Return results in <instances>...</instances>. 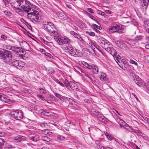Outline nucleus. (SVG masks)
Here are the masks:
<instances>
[{"label":"nucleus","instance_id":"47","mask_svg":"<svg viewBox=\"0 0 149 149\" xmlns=\"http://www.w3.org/2000/svg\"><path fill=\"white\" fill-rule=\"evenodd\" d=\"M54 97L53 96V95H49L48 97V98L50 100H53V99Z\"/></svg>","mask_w":149,"mask_h":149},{"label":"nucleus","instance_id":"27","mask_svg":"<svg viewBox=\"0 0 149 149\" xmlns=\"http://www.w3.org/2000/svg\"><path fill=\"white\" fill-rule=\"evenodd\" d=\"M97 117L100 120L105 121L106 119V118L102 115L99 114L98 116Z\"/></svg>","mask_w":149,"mask_h":149},{"label":"nucleus","instance_id":"59","mask_svg":"<svg viewBox=\"0 0 149 149\" xmlns=\"http://www.w3.org/2000/svg\"><path fill=\"white\" fill-rule=\"evenodd\" d=\"M84 101L85 102L87 103H89L90 102V100L87 99H85L84 100Z\"/></svg>","mask_w":149,"mask_h":149},{"label":"nucleus","instance_id":"40","mask_svg":"<svg viewBox=\"0 0 149 149\" xmlns=\"http://www.w3.org/2000/svg\"><path fill=\"white\" fill-rule=\"evenodd\" d=\"M3 12L7 16H10L11 15V13L8 10H5L3 11Z\"/></svg>","mask_w":149,"mask_h":149},{"label":"nucleus","instance_id":"3","mask_svg":"<svg viewBox=\"0 0 149 149\" xmlns=\"http://www.w3.org/2000/svg\"><path fill=\"white\" fill-rule=\"evenodd\" d=\"M107 31L111 33L117 32L119 33H124L121 25H118L116 24L112 26L110 28L107 29Z\"/></svg>","mask_w":149,"mask_h":149},{"label":"nucleus","instance_id":"18","mask_svg":"<svg viewBox=\"0 0 149 149\" xmlns=\"http://www.w3.org/2000/svg\"><path fill=\"white\" fill-rule=\"evenodd\" d=\"M26 137L25 136H19L15 139L17 140V142H20L22 141H24L25 140Z\"/></svg>","mask_w":149,"mask_h":149},{"label":"nucleus","instance_id":"35","mask_svg":"<svg viewBox=\"0 0 149 149\" xmlns=\"http://www.w3.org/2000/svg\"><path fill=\"white\" fill-rule=\"evenodd\" d=\"M145 62L149 63V56H145L144 57Z\"/></svg>","mask_w":149,"mask_h":149},{"label":"nucleus","instance_id":"30","mask_svg":"<svg viewBox=\"0 0 149 149\" xmlns=\"http://www.w3.org/2000/svg\"><path fill=\"white\" fill-rule=\"evenodd\" d=\"M62 98L63 99L61 100V101L63 102H67V101H69L70 99V98L63 96Z\"/></svg>","mask_w":149,"mask_h":149},{"label":"nucleus","instance_id":"45","mask_svg":"<svg viewBox=\"0 0 149 149\" xmlns=\"http://www.w3.org/2000/svg\"><path fill=\"white\" fill-rule=\"evenodd\" d=\"M93 25L94 26V27H96V28H97V29H102V28H101V27L100 26H99L98 25H97L96 24H93Z\"/></svg>","mask_w":149,"mask_h":149},{"label":"nucleus","instance_id":"46","mask_svg":"<svg viewBox=\"0 0 149 149\" xmlns=\"http://www.w3.org/2000/svg\"><path fill=\"white\" fill-rule=\"evenodd\" d=\"M48 72L49 74H52L54 72V70L53 68H50L48 70Z\"/></svg>","mask_w":149,"mask_h":149},{"label":"nucleus","instance_id":"4","mask_svg":"<svg viewBox=\"0 0 149 149\" xmlns=\"http://www.w3.org/2000/svg\"><path fill=\"white\" fill-rule=\"evenodd\" d=\"M97 42L100 45L107 51L110 50V45L109 42L106 39L100 38L98 39Z\"/></svg>","mask_w":149,"mask_h":149},{"label":"nucleus","instance_id":"17","mask_svg":"<svg viewBox=\"0 0 149 149\" xmlns=\"http://www.w3.org/2000/svg\"><path fill=\"white\" fill-rule=\"evenodd\" d=\"M22 43L23 44L24 46H23V47H25L26 50L27 51H30L31 50L30 46L26 41H22Z\"/></svg>","mask_w":149,"mask_h":149},{"label":"nucleus","instance_id":"26","mask_svg":"<svg viewBox=\"0 0 149 149\" xmlns=\"http://www.w3.org/2000/svg\"><path fill=\"white\" fill-rule=\"evenodd\" d=\"M83 66L86 68H87L89 69V68H90V66H92V65H89L86 62L83 61L82 63Z\"/></svg>","mask_w":149,"mask_h":149},{"label":"nucleus","instance_id":"34","mask_svg":"<svg viewBox=\"0 0 149 149\" xmlns=\"http://www.w3.org/2000/svg\"><path fill=\"white\" fill-rule=\"evenodd\" d=\"M86 33L91 36H95V33L93 32L87 31Z\"/></svg>","mask_w":149,"mask_h":149},{"label":"nucleus","instance_id":"64","mask_svg":"<svg viewBox=\"0 0 149 149\" xmlns=\"http://www.w3.org/2000/svg\"><path fill=\"white\" fill-rule=\"evenodd\" d=\"M21 21L22 22L24 23H26V22L25 20L23 19H21Z\"/></svg>","mask_w":149,"mask_h":149},{"label":"nucleus","instance_id":"19","mask_svg":"<svg viewBox=\"0 0 149 149\" xmlns=\"http://www.w3.org/2000/svg\"><path fill=\"white\" fill-rule=\"evenodd\" d=\"M137 25V23L136 22V20L135 19H133L131 21V26H132V27L134 26L135 29H137V28L136 27Z\"/></svg>","mask_w":149,"mask_h":149},{"label":"nucleus","instance_id":"16","mask_svg":"<svg viewBox=\"0 0 149 149\" xmlns=\"http://www.w3.org/2000/svg\"><path fill=\"white\" fill-rule=\"evenodd\" d=\"M10 47L11 48H10L9 49L11 50L16 53H18L20 50V47L11 46Z\"/></svg>","mask_w":149,"mask_h":149},{"label":"nucleus","instance_id":"63","mask_svg":"<svg viewBox=\"0 0 149 149\" xmlns=\"http://www.w3.org/2000/svg\"><path fill=\"white\" fill-rule=\"evenodd\" d=\"M145 48L147 49H149V44H147L145 45Z\"/></svg>","mask_w":149,"mask_h":149},{"label":"nucleus","instance_id":"7","mask_svg":"<svg viewBox=\"0 0 149 149\" xmlns=\"http://www.w3.org/2000/svg\"><path fill=\"white\" fill-rule=\"evenodd\" d=\"M9 114L12 117L17 120L20 119L23 117L22 111L20 110L11 112Z\"/></svg>","mask_w":149,"mask_h":149},{"label":"nucleus","instance_id":"11","mask_svg":"<svg viewBox=\"0 0 149 149\" xmlns=\"http://www.w3.org/2000/svg\"><path fill=\"white\" fill-rule=\"evenodd\" d=\"M29 138L34 141H36L39 139V136L35 134H32L29 136Z\"/></svg>","mask_w":149,"mask_h":149},{"label":"nucleus","instance_id":"61","mask_svg":"<svg viewBox=\"0 0 149 149\" xmlns=\"http://www.w3.org/2000/svg\"><path fill=\"white\" fill-rule=\"evenodd\" d=\"M93 29L97 33H100V31H99L96 28H93Z\"/></svg>","mask_w":149,"mask_h":149},{"label":"nucleus","instance_id":"1","mask_svg":"<svg viewBox=\"0 0 149 149\" xmlns=\"http://www.w3.org/2000/svg\"><path fill=\"white\" fill-rule=\"evenodd\" d=\"M11 5L18 12L21 11L19 7L23 8L24 11L27 13L28 18L38 22L39 17L38 11L36 10V7L31 4L29 1L27 0H13Z\"/></svg>","mask_w":149,"mask_h":149},{"label":"nucleus","instance_id":"29","mask_svg":"<svg viewBox=\"0 0 149 149\" xmlns=\"http://www.w3.org/2000/svg\"><path fill=\"white\" fill-rule=\"evenodd\" d=\"M131 147H132L133 149H141L137 146L132 142H131Z\"/></svg>","mask_w":149,"mask_h":149},{"label":"nucleus","instance_id":"58","mask_svg":"<svg viewBox=\"0 0 149 149\" xmlns=\"http://www.w3.org/2000/svg\"><path fill=\"white\" fill-rule=\"evenodd\" d=\"M45 54L47 56H48L50 58H52V57L53 56L51 55L50 54L48 53H45Z\"/></svg>","mask_w":149,"mask_h":149},{"label":"nucleus","instance_id":"42","mask_svg":"<svg viewBox=\"0 0 149 149\" xmlns=\"http://www.w3.org/2000/svg\"><path fill=\"white\" fill-rule=\"evenodd\" d=\"M144 24L146 25L147 27H149V20H145L144 22Z\"/></svg>","mask_w":149,"mask_h":149},{"label":"nucleus","instance_id":"25","mask_svg":"<svg viewBox=\"0 0 149 149\" xmlns=\"http://www.w3.org/2000/svg\"><path fill=\"white\" fill-rule=\"evenodd\" d=\"M83 76L88 81H90L92 80L91 77L89 76L88 74H86L84 73L83 74Z\"/></svg>","mask_w":149,"mask_h":149},{"label":"nucleus","instance_id":"24","mask_svg":"<svg viewBox=\"0 0 149 149\" xmlns=\"http://www.w3.org/2000/svg\"><path fill=\"white\" fill-rule=\"evenodd\" d=\"M110 50L107 51L109 52L112 55H115L116 53V51L115 50L113 49L112 47H110Z\"/></svg>","mask_w":149,"mask_h":149},{"label":"nucleus","instance_id":"28","mask_svg":"<svg viewBox=\"0 0 149 149\" xmlns=\"http://www.w3.org/2000/svg\"><path fill=\"white\" fill-rule=\"evenodd\" d=\"M106 75L104 73H102L100 79L101 80L104 81L106 79Z\"/></svg>","mask_w":149,"mask_h":149},{"label":"nucleus","instance_id":"13","mask_svg":"<svg viewBox=\"0 0 149 149\" xmlns=\"http://www.w3.org/2000/svg\"><path fill=\"white\" fill-rule=\"evenodd\" d=\"M89 69L92 70L93 74H97L98 73V68L97 66L94 65H92V66H90Z\"/></svg>","mask_w":149,"mask_h":149},{"label":"nucleus","instance_id":"41","mask_svg":"<svg viewBox=\"0 0 149 149\" xmlns=\"http://www.w3.org/2000/svg\"><path fill=\"white\" fill-rule=\"evenodd\" d=\"M57 138L60 140H63L65 139V138L63 136L58 135L57 136Z\"/></svg>","mask_w":149,"mask_h":149},{"label":"nucleus","instance_id":"36","mask_svg":"<svg viewBox=\"0 0 149 149\" xmlns=\"http://www.w3.org/2000/svg\"><path fill=\"white\" fill-rule=\"evenodd\" d=\"M57 15L58 17L61 18L63 17L64 16L63 13L62 12H58Z\"/></svg>","mask_w":149,"mask_h":149},{"label":"nucleus","instance_id":"48","mask_svg":"<svg viewBox=\"0 0 149 149\" xmlns=\"http://www.w3.org/2000/svg\"><path fill=\"white\" fill-rule=\"evenodd\" d=\"M27 26V27L29 29H31L32 28L31 27V26L29 24V23L26 22V23H24Z\"/></svg>","mask_w":149,"mask_h":149},{"label":"nucleus","instance_id":"39","mask_svg":"<svg viewBox=\"0 0 149 149\" xmlns=\"http://www.w3.org/2000/svg\"><path fill=\"white\" fill-rule=\"evenodd\" d=\"M97 13L100 15H102V16H104L105 15V13L104 12H102L100 10H98L97 11Z\"/></svg>","mask_w":149,"mask_h":149},{"label":"nucleus","instance_id":"10","mask_svg":"<svg viewBox=\"0 0 149 149\" xmlns=\"http://www.w3.org/2000/svg\"><path fill=\"white\" fill-rule=\"evenodd\" d=\"M131 79H132V83H135L139 86H140L139 83L141 79L138 76L136 75L134 73H132V75H131Z\"/></svg>","mask_w":149,"mask_h":149},{"label":"nucleus","instance_id":"56","mask_svg":"<svg viewBox=\"0 0 149 149\" xmlns=\"http://www.w3.org/2000/svg\"><path fill=\"white\" fill-rule=\"evenodd\" d=\"M19 52L20 53H22L23 54H25L26 53V52H25V51L23 49H21L20 48V50Z\"/></svg>","mask_w":149,"mask_h":149},{"label":"nucleus","instance_id":"8","mask_svg":"<svg viewBox=\"0 0 149 149\" xmlns=\"http://www.w3.org/2000/svg\"><path fill=\"white\" fill-rule=\"evenodd\" d=\"M63 83L68 89H69L70 88L72 90H74L77 88L75 87L76 86L75 84L72 81H70L69 82L67 80L65 79Z\"/></svg>","mask_w":149,"mask_h":149},{"label":"nucleus","instance_id":"20","mask_svg":"<svg viewBox=\"0 0 149 149\" xmlns=\"http://www.w3.org/2000/svg\"><path fill=\"white\" fill-rule=\"evenodd\" d=\"M42 140L48 142H50L51 140V139L46 136H42Z\"/></svg>","mask_w":149,"mask_h":149},{"label":"nucleus","instance_id":"38","mask_svg":"<svg viewBox=\"0 0 149 149\" xmlns=\"http://www.w3.org/2000/svg\"><path fill=\"white\" fill-rule=\"evenodd\" d=\"M131 64H134V66L136 68L137 67L138 64L137 62L132 59H131Z\"/></svg>","mask_w":149,"mask_h":149},{"label":"nucleus","instance_id":"14","mask_svg":"<svg viewBox=\"0 0 149 149\" xmlns=\"http://www.w3.org/2000/svg\"><path fill=\"white\" fill-rule=\"evenodd\" d=\"M148 3L146 0H143L142 4L141 5V8L143 11H146L148 5Z\"/></svg>","mask_w":149,"mask_h":149},{"label":"nucleus","instance_id":"6","mask_svg":"<svg viewBox=\"0 0 149 149\" xmlns=\"http://www.w3.org/2000/svg\"><path fill=\"white\" fill-rule=\"evenodd\" d=\"M0 57L6 59L8 58H12V55L10 51L2 49L0 50Z\"/></svg>","mask_w":149,"mask_h":149},{"label":"nucleus","instance_id":"23","mask_svg":"<svg viewBox=\"0 0 149 149\" xmlns=\"http://www.w3.org/2000/svg\"><path fill=\"white\" fill-rule=\"evenodd\" d=\"M19 60H15L13 61L12 63V65L15 67L18 68V65L19 64Z\"/></svg>","mask_w":149,"mask_h":149},{"label":"nucleus","instance_id":"55","mask_svg":"<svg viewBox=\"0 0 149 149\" xmlns=\"http://www.w3.org/2000/svg\"><path fill=\"white\" fill-rule=\"evenodd\" d=\"M88 11L91 14H93V12L91 8H88Z\"/></svg>","mask_w":149,"mask_h":149},{"label":"nucleus","instance_id":"31","mask_svg":"<svg viewBox=\"0 0 149 149\" xmlns=\"http://www.w3.org/2000/svg\"><path fill=\"white\" fill-rule=\"evenodd\" d=\"M54 95L56 96L57 97L59 98L61 100L63 99V96L60 95L58 93H54Z\"/></svg>","mask_w":149,"mask_h":149},{"label":"nucleus","instance_id":"9","mask_svg":"<svg viewBox=\"0 0 149 149\" xmlns=\"http://www.w3.org/2000/svg\"><path fill=\"white\" fill-rule=\"evenodd\" d=\"M65 49L68 50V51L72 56L76 57L79 56L78 54H76L75 52L74 49L72 45H68V46L65 48Z\"/></svg>","mask_w":149,"mask_h":149},{"label":"nucleus","instance_id":"44","mask_svg":"<svg viewBox=\"0 0 149 149\" xmlns=\"http://www.w3.org/2000/svg\"><path fill=\"white\" fill-rule=\"evenodd\" d=\"M56 82L58 84H60L61 86L64 87V84H63L62 82H60V81H59L57 79L56 80Z\"/></svg>","mask_w":149,"mask_h":149},{"label":"nucleus","instance_id":"49","mask_svg":"<svg viewBox=\"0 0 149 149\" xmlns=\"http://www.w3.org/2000/svg\"><path fill=\"white\" fill-rule=\"evenodd\" d=\"M2 141H3L2 143L0 142V149H3L4 143L6 142V141H3V140H2Z\"/></svg>","mask_w":149,"mask_h":149},{"label":"nucleus","instance_id":"21","mask_svg":"<svg viewBox=\"0 0 149 149\" xmlns=\"http://www.w3.org/2000/svg\"><path fill=\"white\" fill-rule=\"evenodd\" d=\"M70 33L71 34L74 36V37L76 38H80V36L79 35L73 31H71L70 32Z\"/></svg>","mask_w":149,"mask_h":149},{"label":"nucleus","instance_id":"37","mask_svg":"<svg viewBox=\"0 0 149 149\" xmlns=\"http://www.w3.org/2000/svg\"><path fill=\"white\" fill-rule=\"evenodd\" d=\"M1 40L2 41H5L7 39L6 36L3 34L1 35Z\"/></svg>","mask_w":149,"mask_h":149},{"label":"nucleus","instance_id":"51","mask_svg":"<svg viewBox=\"0 0 149 149\" xmlns=\"http://www.w3.org/2000/svg\"><path fill=\"white\" fill-rule=\"evenodd\" d=\"M105 135L107 136V138L109 140H112V137L111 136H110L108 134L106 135V134H105Z\"/></svg>","mask_w":149,"mask_h":149},{"label":"nucleus","instance_id":"43","mask_svg":"<svg viewBox=\"0 0 149 149\" xmlns=\"http://www.w3.org/2000/svg\"><path fill=\"white\" fill-rule=\"evenodd\" d=\"M40 90V92L41 93V94H45L46 93V91L45 90H44V89L42 88H39Z\"/></svg>","mask_w":149,"mask_h":149},{"label":"nucleus","instance_id":"54","mask_svg":"<svg viewBox=\"0 0 149 149\" xmlns=\"http://www.w3.org/2000/svg\"><path fill=\"white\" fill-rule=\"evenodd\" d=\"M99 113H100L97 110L94 111V112L93 113L94 114H95L97 116L99 114Z\"/></svg>","mask_w":149,"mask_h":149},{"label":"nucleus","instance_id":"2","mask_svg":"<svg viewBox=\"0 0 149 149\" xmlns=\"http://www.w3.org/2000/svg\"><path fill=\"white\" fill-rule=\"evenodd\" d=\"M44 28L47 30L52 34L55 35H57L58 33L55 30L56 29L54 28V24L50 22H45V23L43 24Z\"/></svg>","mask_w":149,"mask_h":149},{"label":"nucleus","instance_id":"33","mask_svg":"<svg viewBox=\"0 0 149 149\" xmlns=\"http://www.w3.org/2000/svg\"><path fill=\"white\" fill-rule=\"evenodd\" d=\"M120 122L119 123L120 126L121 127H124V125L125 124H126V123L123 120L120 119Z\"/></svg>","mask_w":149,"mask_h":149},{"label":"nucleus","instance_id":"60","mask_svg":"<svg viewBox=\"0 0 149 149\" xmlns=\"http://www.w3.org/2000/svg\"><path fill=\"white\" fill-rule=\"evenodd\" d=\"M132 95L133 96V98L135 97L137 100L138 99L137 97V96H136V95L135 94L133 93H132Z\"/></svg>","mask_w":149,"mask_h":149},{"label":"nucleus","instance_id":"50","mask_svg":"<svg viewBox=\"0 0 149 149\" xmlns=\"http://www.w3.org/2000/svg\"><path fill=\"white\" fill-rule=\"evenodd\" d=\"M142 38V36H139L138 37H135V39L136 40H139L141 39Z\"/></svg>","mask_w":149,"mask_h":149},{"label":"nucleus","instance_id":"53","mask_svg":"<svg viewBox=\"0 0 149 149\" xmlns=\"http://www.w3.org/2000/svg\"><path fill=\"white\" fill-rule=\"evenodd\" d=\"M88 16L89 17H90L91 19H93V20H95V17L93 16L92 15L90 14L89 13H88Z\"/></svg>","mask_w":149,"mask_h":149},{"label":"nucleus","instance_id":"22","mask_svg":"<svg viewBox=\"0 0 149 149\" xmlns=\"http://www.w3.org/2000/svg\"><path fill=\"white\" fill-rule=\"evenodd\" d=\"M25 65V63L19 60L18 68L20 69L22 68Z\"/></svg>","mask_w":149,"mask_h":149},{"label":"nucleus","instance_id":"12","mask_svg":"<svg viewBox=\"0 0 149 149\" xmlns=\"http://www.w3.org/2000/svg\"><path fill=\"white\" fill-rule=\"evenodd\" d=\"M116 59V61L120 68H121L122 67H123L124 65H125V63L123 60H122L118 57Z\"/></svg>","mask_w":149,"mask_h":149},{"label":"nucleus","instance_id":"5","mask_svg":"<svg viewBox=\"0 0 149 149\" xmlns=\"http://www.w3.org/2000/svg\"><path fill=\"white\" fill-rule=\"evenodd\" d=\"M54 39L55 41L59 45L68 44L70 43V40L67 37L59 38L57 36H55Z\"/></svg>","mask_w":149,"mask_h":149},{"label":"nucleus","instance_id":"57","mask_svg":"<svg viewBox=\"0 0 149 149\" xmlns=\"http://www.w3.org/2000/svg\"><path fill=\"white\" fill-rule=\"evenodd\" d=\"M105 13L107 14H110L111 13V12L110 10H107L104 11V13Z\"/></svg>","mask_w":149,"mask_h":149},{"label":"nucleus","instance_id":"52","mask_svg":"<svg viewBox=\"0 0 149 149\" xmlns=\"http://www.w3.org/2000/svg\"><path fill=\"white\" fill-rule=\"evenodd\" d=\"M3 95H1L0 94V100L2 101H3V99H5V97L3 96Z\"/></svg>","mask_w":149,"mask_h":149},{"label":"nucleus","instance_id":"62","mask_svg":"<svg viewBox=\"0 0 149 149\" xmlns=\"http://www.w3.org/2000/svg\"><path fill=\"white\" fill-rule=\"evenodd\" d=\"M46 123H41L40 124V125L42 127L43 126H45V125H46Z\"/></svg>","mask_w":149,"mask_h":149},{"label":"nucleus","instance_id":"15","mask_svg":"<svg viewBox=\"0 0 149 149\" xmlns=\"http://www.w3.org/2000/svg\"><path fill=\"white\" fill-rule=\"evenodd\" d=\"M41 113L42 115H44L45 116L48 117L52 116V113L51 112L44 110V109H42L41 110Z\"/></svg>","mask_w":149,"mask_h":149},{"label":"nucleus","instance_id":"32","mask_svg":"<svg viewBox=\"0 0 149 149\" xmlns=\"http://www.w3.org/2000/svg\"><path fill=\"white\" fill-rule=\"evenodd\" d=\"M42 132L43 134H49V133L50 132V131L47 130V129H45L44 130H43L42 131Z\"/></svg>","mask_w":149,"mask_h":149}]
</instances>
